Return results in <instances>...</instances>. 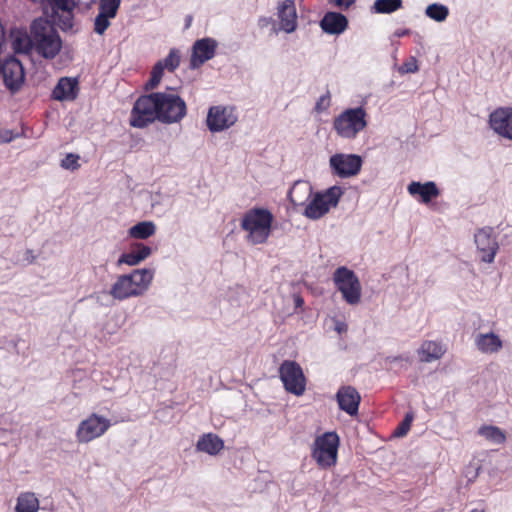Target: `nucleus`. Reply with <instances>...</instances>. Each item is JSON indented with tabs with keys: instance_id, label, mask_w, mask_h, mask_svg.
Masks as SVG:
<instances>
[{
	"instance_id": "obj_34",
	"label": "nucleus",
	"mask_w": 512,
	"mask_h": 512,
	"mask_svg": "<svg viewBox=\"0 0 512 512\" xmlns=\"http://www.w3.org/2000/svg\"><path fill=\"white\" fill-rule=\"evenodd\" d=\"M426 15L437 22H442L448 17L449 10L442 4L434 3L426 8Z\"/></svg>"
},
{
	"instance_id": "obj_39",
	"label": "nucleus",
	"mask_w": 512,
	"mask_h": 512,
	"mask_svg": "<svg viewBox=\"0 0 512 512\" xmlns=\"http://www.w3.org/2000/svg\"><path fill=\"white\" fill-rule=\"evenodd\" d=\"M130 251H132L138 257V259H140L141 262L149 257L152 253V250L149 246L139 242L132 244Z\"/></svg>"
},
{
	"instance_id": "obj_46",
	"label": "nucleus",
	"mask_w": 512,
	"mask_h": 512,
	"mask_svg": "<svg viewBox=\"0 0 512 512\" xmlns=\"http://www.w3.org/2000/svg\"><path fill=\"white\" fill-rule=\"evenodd\" d=\"M409 34H410L409 29H398L395 31V36H397V37H403V36H407Z\"/></svg>"
},
{
	"instance_id": "obj_38",
	"label": "nucleus",
	"mask_w": 512,
	"mask_h": 512,
	"mask_svg": "<svg viewBox=\"0 0 512 512\" xmlns=\"http://www.w3.org/2000/svg\"><path fill=\"white\" fill-rule=\"evenodd\" d=\"M79 155L74 153H68L65 158L61 160V167L67 170H77L80 168Z\"/></svg>"
},
{
	"instance_id": "obj_49",
	"label": "nucleus",
	"mask_w": 512,
	"mask_h": 512,
	"mask_svg": "<svg viewBox=\"0 0 512 512\" xmlns=\"http://www.w3.org/2000/svg\"><path fill=\"white\" fill-rule=\"evenodd\" d=\"M191 21H192V16H187V18H186V27L187 28L190 26Z\"/></svg>"
},
{
	"instance_id": "obj_6",
	"label": "nucleus",
	"mask_w": 512,
	"mask_h": 512,
	"mask_svg": "<svg viewBox=\"0 0 512 512\" xmlns=\"http://www.w3.org/2000/svg\"><path fill=\"white\" fill-rule=\"evenodd\" d=\"M343 195L342 188L332 186L323 192H317L306 205L303 215L312 220L325 216L332 207H336Z\"/></svg>"
},
{
	"instance_id": "obj_48",
	"label": "nucleus",
	"mask_w": 512,
	"mask_h": 512,
	"mask_svg": "<svg viewBox=\"0 0 512 512\" xmlns=\"http://www.w3.org/2000/svg\"><path fill=\"white\" fill-rule=\"evenodd\" d=\"M295 303H296V306H297V307H300V306H302V305H303L304 301H303V299H302L301 297H299V296H298V297H296V299H295Z\"/></svg>"
},
{
	"instance_id": "obj_27",
	"label": "nucleus",
	"mask_w": 512,
	"mask_h": 512,
	"mask_svg": "<svg viewBox=\"0 0 512 512\" xmlns=\"http://www.w3.org/2000/svg\"><path fill=\"white\" fill-rule=\"evenodd\" d=\"M40 508L39 499L33 492H22L17 498L15 512H38Z\"/></svg>"
},
{
	"instance_id": "obj_17",
	"label": "nucleus",
	"mask_w": 512,
	"mask_h": 512,
	"mask_svg": "<svg viewBox=\"0 0 512 512\" xmlns=\"http://www.w3.org/2000/svg\"><path fill=\"white\" fill-rule=\"evenodd\" d=\"M336 399L339 408L350 416L358 414L361 396L359 392L352 386H342L339 388Z\"/></svg>"
},
{
	"instance_id": "obj_45",
	"label": "nucleus",
	"mask_w": 512,
	"mask_h": 512,
	"mask_svg": "<svg viewBox=\"0 0 512 512\" xmlns=\"http://www.w3.org/2000/svg\"><path fill=\"white\" fill-rule=\"evenodd\" d=\"M387 361L389 363H393V362H396V361H406V362H409L410 359L409 357H403V356H393V357H388L387 358Z\"/></svg>"
},
{
	"instance_id": "obj_35",
	"label": "nucleus",
	"mask_w": 512,
	"mask_h": 512,
	"mask_svg": "<svg viewBox=\"0 0 512 512\" xmlns=\"http://www.w3.org/2000/svg\"><path fill=\"white\" fill-rule=\"evenodd\" d=\"M164 70L165 68L161 63H159V61L153 66L150 73V79L145 84L146 90H153L160 84Z\"/></svg>"
},
{
	"instance_id": "obj_30",
	"label": "nucleus",
	"mask_w": 512,
	"mask_h": 512,
	"mask_svg": "<svg viewBox=\"0 0 512 512\" xmlns=\"http://www.w3.org/2000/svg\"><path fill=\"white\" fill-rule=\"evenodd\" d=\"M139 294H142L152 281L153 273L149 269H136L129 274Z\"/></svg>"
},
{
	"instance_id": "obj_16",
	"label": "nucleus",
	"mask_w": 512,
	"mask_h": 512,
	"mask_svg": "<svg viewBox=\"0 0 512 512\" xmlns=\"http://www.w3.org/2000/svg\"><path fill=\"white\" fill-rule=\"evenodd\" d=\"M121 0H99V13L94 21V31L102 35L110 26V19L116 17Z\"/></svg>"
},
{
	"instance_id": "obj_21",
	"label": "nucleus",
	"mask_w": 512,
	"mask_h": 512,
	"mask_svg": "<svg viewBox=\"0 0 512 512\" xmlns=\"http://www.w3.org/2000/svg\"><path fill=\"white\" fill-rule=\"evenodd\" d=\"M78 94V82L68 77L61 78L52 91L55 100H74Z\"/></svg>"
},
{
	"instance_id": "obj_19",
	"label": "nucleus",
	"mask_w": 512,
	"mask_h": 512,
	"mask_svg": "<svg viewBox=\"0 0 512 512\" xmlns=\"http://www.w3.org/2000/svg\"><path fill=\"white\" fill-rule=\"evenodd\" d=\"M407 191L413 197L419 196L418 200L424 204H428L440 195V190L433 181L425 183L412 181L408 185Z\"/></svg>"
},
{
	"instance_id": "obj_28",
	"label": "nucleus",
	"mask_w": 512,
	"mask_h": 512,
	"mask_svg": "<svg viewBox=\"0 0 512 512\" xmlns=\"http://www.w3.org/2000/svg\"><path fill=\"white\" fill-rule=\"evenodd\" d=\"M156 232V225L152 221H142L128 230V235L132 239L145 240L153 236Z\"/></svg>"
},
{
	"instance_id": "obj_4",
	"label": "nucleus",
	"mask_w": 512,
	"mask_h": 512,
	"mask_svg": "<svg viewBox=\"0 0 512 512\" xmlns=\"http://www.w3.org/2000/svg\"><path fill=\"white\" fill-rule=\"evenodd\" d=\"M368 114L359 106L347 108L333 120V129L343 139H355L368 125Z\"/></svg>"
},
{
	"instance_id": "obj_33",
	"label": "nucleus",
	"mask_w": 512,
	"mask_h": 512,
	"mask_svg": "<svg viewBox=\"0 0 512 512\" xmlns=\"http://www.w3.org/2000/svg\"><path fill=\"white\" fill-rule=\"evenodd\" d=\"M402 7V0H376L373 9L376 13L390 14Z\"/></svg>"
},
{
	"instance_id": "obj_36",
	"label": "nucleus",
	"mask_w": 512,
	"mask_h": 512,
	"mask_svg": "<svg viewBox=\"0 0 512 512\" xmlns=\"http://www.w3.org/2000/svg\"><path fill=\"white\" fill-rule=\"evenodd\" d=\"M181 56L179 50L173 48L170 50L167 57L160 60L159 63L163 65L169 72H174L180 65Z\"/></svg>"
},
{
	"instance_id": "obj_15",
	"label": "nucleus",
	"mask_w": 512,
	"mask_h": 512,
	"mask_svg": "<svg viewBox=\"0 0 512 512\" xmlns=\"http://www.w3.org/2000/svg\"><path fill=\"white\" fill-rule=\"evenodd\" d=\"M217 43L212 38H203L195 41L192 47L190 68L196 69L206 61L212 59L216 52Z\"/></svg>"
},
{
	"instance_id": "obj_3",
	"label": "nucleus",
	"mask_w": 512,
	"mask_h": 512,
	"mask_svg": "<svg viewBox=\"0 0 512 512\" xmlns=\"http://www.w3.org/2000/svg\"><path fill=\"white\" fill-rule=\"evenodd\" d=\"M273 214L266 208L254 207L246 211L241 219V228L247 232L246 240L253 244H264L270 237Z\"/></svg>"
},
{
	"instance_id": "obj_1",
	"label": "nucleus",
	"mask_w": 512,
	"mask_h": 512,
	"mask_svg": "<svg viewBox=\"0 0 512 512\" xmlns=\"http://www.w3.org/2000/svg\"><path fill=\"white\" fill-rule=\"evenodd\" d=\"M175 91V88L167 87L163 92L141 95L131 110L130 125L145 128L155 121L179 123L187 115V105Z\"/></svg>"
},
{
	"instance_id": "obj_32",
	"label": "nucleus",
	"mask_w": 512,
	"mask_h": 512,
	"mask_svg": "<svg viewBox=\"0 0 512 512\" xmlns=\"http://www.w3.org/2000/svg\"><path fill=\"white\" fill-rule=\"evenodd\" d=\"M13 47L17 53H29L33 50L32 33H20L13 40Z\"/></svg>"
},
{
	"instance_id": "obj_37",
	"label": "nucleus",
	"mask_w": 512,
	"mask_h": 512,
	"mask_svg": "<svg viewBox=\"0 0 512 512\" xmlns=\"http://www.w3.org/2000/svg\"><path fill=\"white\" fill-rule=\"evenodd\" d=\"M413 419H414V414L412 412L406 413L404 419L401 421V423L395 429L394 435L397 437L405 436L411 428Z\"/></svg>"
},
{
	"instance_id": "obj_8",
	"label": "nucleus",
	"mask_w": 512,
	"mask_h": 512,
	"mask_svg": "<svg viewBox=\"0 0 512 512\" xmlns=\"http://www.w3.org/2000/svg\"><path fill=\"white\" fill-rule=\"evenodd\" d=\"M279 377L287 392L295 396H302L305 393L307 380L296 361H283L279 367Z\"/></svg>"
},
{
	"instance_id": "obj_26",
	"label": "nucleus",
	"mask_w": 512,
	"mask_h": 512,
	"mask_svg": "<svg viewBox=\"0 0 512 512\" xmlns=\"http://www.w3.org/2000/svg\"><path fill=\"white\" fill-rule=\"evenodd\" d=\"M196 447L209 455H217L224 448V442L218 435L207 433L199 438Z\"/></svg>"
},
{
	"instance_id": "obj_9",
	"label": "nucleus",
	"mask_w": 512,
	"mask_h": 512,
	"mask_svg": "<svg viewBox=\"0 0 512 512\" xmlns=\"http://www.w3.org/2000/svg\"><path fill=\"white\" fill-rule=\"evenodd\" d=\"M111 427V421L97 413H91L82 420L76 430V438L79 443H89L103 436Z\"/></svg>"
},
{
	"instance_id": "obj_31",
	"label": "nucleus",
	"mask_w": 512,
	"mask_h": 512,
	"mask_svg": "<svg viewBox=\"0 0 512 512\" xmlns=\"http://www.w3.org/2000/svg\"><path fill=\"white\" fill-rule=\"evenodd\" d=\"M479 435L495 444H503L506 441V434L497 426L484 425L478 430Z\"/></svg>"
},
{
	"instance_id": "obj_22",
	"label": "nucleus",
	"mask_w": 512,
	"mask_h": 512,
	"mask_svg": "<svg viewBox=\"0 0 512 512\" xmlns=\"http://www.w3.org/2000/svg\"><path fill=\"white\" fill-rule=\"evenodd\" d=\"M313 196V188L308 181H296L288 192V199L294 206L305 205Z\"/></svg>"
},
{
	"instance_id": "obj_24",
	"label": "nucleus",
	"mask_w": 512,
	"mask_h": 512,
	"mask_svg": "<svg viewBox=\"0 0 512 512\" xmlns=\"http://www.w3.org/2000/svg\"><path fill=\"white\" fill-rule=\"evenodd\" d=\"M110 293L114 298L120 300L140 295L129 274L120 276L113 284Z\"/></svg>"
},
{
	"instance_id": "obj_50",
	"label": "nucleus",
	"mask_w": 512,
	"mask_h": 512,
	"mask_svg": "<svg viewBox=\"0 0 512 512\" xmlns=\"http://www.w3.org/2000/svg\"><path fill=\"white\" fill-rule=\"evenodd\" d=\"M470 512H485V509H478V508H475V509H472Z\"/></svg>"
},
{
	"instance_id": "obj_2",
	"label": "nucleus",
	"mask_w": 512,
	"mask_h": 512,
	"mask_svg": "<svg viewBox=\"0 0 512 512\" xmlns=\"http://www.w3.org/2000/svg\"><path fill=\"white\" fill-rule=\"evenodd\" d=\"M33 49L45 59H54L62 48V40L53 25L44 18L31 24Z\"/></svg>"
},
{
	"instance_id": "obj_14",
	"label": "nucleus",
	"mask_w": 512,
	"mask_h": 512,
	"mask_svg": "<svg viewBox=\"0 0 512 512\" xmlns=\"http://www.w3.org/2000/svg\"><path fill=\"white\" fill-rule=\"evenodd\" d=\"M490 127L499 136L512 140V108L500 107L489 115Z\"/></svg>"
},
{
	"instance_id": "obj_44",
	"label": "nucleus",
	"mask_w": 512,
	"mask_h": 512,
	"mask_svg": "<svg viewBox=\"0 0 512 512\" xmlns=\"http://www.w3.org/2000/svg\"><path fill=\"white\" fill-rule=\"evenodd\" d=\"M355 0H335V5L341 8H349Z\"/></svg>"
},
{
	"instance_id": "obj_42",
	"label": "nucleus",
	"mask_w": 512,
	"mask_h": 512,
	"mask_svg": "<svg viewBox=\"0 0 512 512\" xmlns=\"http://www.w3.org/2000/svg\"><path fill=\"white\" fill-rule=\"evenodd\" d=\"M140 262V259L132 251L122 254L119 258V263H125L130 266L137 265Z\"/></svg>"
},
{
	"instance_id": "obj_13",
	"label": "nucleus",
	"mask_w": 512,
	"mask_h": 512,
	"mask_svg": "<svg viewBox=\"0 0 512 512\" xmlns=\"http://www.w3.org/2000/svg\"><path fill=\"white\" fill-rule=\"evenodd\" d=\"M1 70L6 88L12 93L18 91L25 79L24 68L21 62L15 57H9L2 64Z\"/></svg>"
},
{
	"instance_id": "obj_18",
	"label": "nucleus",
	"mask_w": 512,
	"mask_h": 512,
	"mask_svg": "<svg viewBox=\"0 0 512 512\" xmlns=\"http://www.w3.org/2000/svg\"><path fill=\"white\" fill-rule=\"evenodd\" d=\"M277 16L280 21V29L286 33H292L297 28V13L293 0H283L277 6Z\"/></svg>"
},
{
	"instance_id": "obj_20",
	"label": "nucleus",
	"mask_w": 512,
	"mask_h": 512,
	"mask_svg": "<svg viewBox=\"0 0 512 512\" xmlns=\"http://www.w3.org/2000/svg\"><path fill=\"white\" fill-rule=\"evenodd\" d=\"M321 29L331 35H339L348 27V19L338 12H327L320 21Z\"/></svg>"
},
{
	"instance_id": "obj_23",
	"label": "nucleus",
	"mask_w": 512,
	"mask_h": 512,
	"mask_svg": "<svg viewBox=\"0 0 512 512\" xmlns=\"http://www.w3.org/2000/svg\"><path fill=\"white\" fill-rule=\"evenodd\" d=\"M475 345L480 352L493 354L502 349L503 342L500 337L493 332L480 333L475 337Z\"/></svg>"
},
{
	"instance_id": "obj_12",
	"label": "nucleus",
	"mask_w": 512,
	"mask_h": 512,
	"mask_svg": "<svg viewBox=\"0 0 512 512\" xmlns=\"http://www.w3.org/2000/svg\"><path fill=\"white\" fill-rule=\"evenodd\" d=\"M333 173L341 178L357 175L362 167V159L355 154H335L330 158Z\"/></svg>"
},
{
	"instance_id": "obj_29",
	"label": "nucleus",
	"mask_w": 512,
	"mask_h": 512,
	"mask_svg": "<svg viewBox=\"0 0 512 512\" xmlns=\"http://www.w3.org/2000/svg\"><path fill=\"white\" fill-rule=\"evenodd\" d=\"M51 6L54 13L62 12L63 15H68L67 21L64 22L65 25L71 27L72 26V16L73 11L77 6L75 0H46Z\"/></svg>"
},
{
	"instance_id": "obj_40",
	"label": "nucleus",
	"mask_w": 512,
	"mask_h": 512,
	"mask_svg": "<svg viewBox=\"0 0 512 512\" xmlns=\"http://www.w3.org/2000/svg\"><path fill=\"white\" fill-rule=\"evenodd\" d=\"M418 63L415 57H410L400 67L399 72L401 74L415 73L418 71Z\"/></svg>"
},
{
	"instance_id": "obj_11",
	"label": "nucleus",
	"mask_w": 512,
	"mask_h": 512,
	"mask_svg": "<svg viewBox=\"0 0 512 512\" xmlns=\"http://www.w3.org/2000/svg\"><path fill=\"white\" fill-rule=\"evenodd\" d=\"M474 241L478 252L481 254V261L492 263L499 249L496 237L493 235V228L478 229L474 235Z\"/></svg>"
},
{
	"instance_id": "obj_7",
	"label": "nucleus",
	"mask_w": 512,
	"mask_h": 512,
	"mask_svg": "<svg viewBox=\"0 0 512 512\" xmlns=\"http://www.w3.org/2000/svg\"><path fill=\"white\" fill-rule=\"evenodd\" d=\"M333 281L346 303L356 305L360 302L362 289L354 271L345 266L338 267L333 273Z\"/></svg>"
},
{
	"instance_id": "obj_41",
	"label": "nucleus",
	"mask_w": 512,
	"mask_h": 512,
	"mask_svg": "<svg viewBox=\"0 0 512 512\" xmlns=\"http://www.w3.org/2000/svg\"><path fill=\"white\" fill-rule=\"evenodd\" d=\"M331 105V95L330 92L327 91L326 94L322 95L316 102L315 111L320 113L322 111L327 110Z\"/></svg>"
},
{
	"instance_id": "obj_10",
	"label": "nucleus",
	"mask_w": 512,
	"mask_h": 512,
	"mask_svg": "<svg viewBox=\"0 0 512 512\" xmlns=\"http://www.w3.org/2000/svg\"><path fill=\"white\" fill-rule=\"evenodd\" d=\"M237 120L238 114L235 107L215 105L208 110L206 125L211 132L215 133L229 129Z\"/></svg>"
},
{
	"instance_id": "obj_43",
	"label": "nucleus",
	"mask_w": 512,
	"mask_h": 512,
	"mask_svg": "<svg viewBox=\"0 0 512 512\" xmlns=\"http://www.w3.org/2000/svg\"><path fill=\"white\" fill-rule=\"evenodd\" d=\"M13 139L12 132L9 130H5L0 132V142L7 143Z\"/></svg>"
},
{
	"instance_id": "obj_25",
	"label": "nucleus",
	"mask_w": 512,
	"mask_h": 512,
	"mask_svg": "<svg viewBox=\"0 0 512 512\" xmlns=\"http://www.w3.org/2000/svg\"><path fill=\"white\" fill-rule=\"evenodd\" d=\"M446 349L440 342L436 341H424L418 349V355L421 362H432L440 359Z\"/></svg>"
},
{
	"instance_id": "obj_47",
	"label": "nucleus",
	"mask_w": 512,
	"mask_h": 512,
	"mask_svg": "<svg viewBox=\"0 0 512 512\" xmlns=\"http://www.w3.org/2000/svg\"><path fill=\"white\" fill-rule=\"evenodd\" d=\"M338 333H342L347 330V326L344 323H338L336 326Z\"/></svg>"
},
{
	"instance_id": "obj_5",
	"label": "nucleus",
	"mask_w": 512,
	"mask_h": 512,
	"mask_svg": "<svg viewBox=\"0 0 512 512\" xmlns=\"http://www.w3.org/2000/svg\"><path fill=\"white\" fill-rule=\"evenodd\" d=\"M340 439L336 432H325L317 436L311 450V456L321 469L336 465Z\"/></svg>"
}]
</instances>
